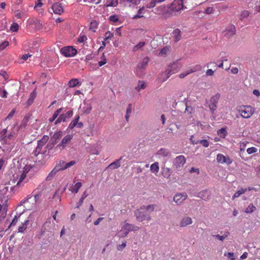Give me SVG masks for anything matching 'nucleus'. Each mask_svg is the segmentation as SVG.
<instances>
[{"mask_svg":"<svg viewBox=\"0 0 260 260\" xmlns=\"http://www.w3.org/2000/svg\"><path fill=\"white\" fill-rule=\"evenodd\" d=\"M19 128H17L15 125H14L10 129L9 127L4 129L1 133V139L4 141L7 140H14L17 135Z\"/></svg>","mask_w":260,"mask_h":260,"instance_id":"2","label":"nucleus"},{"mask_svg":"<svg viewBox=\"0 0 260 260\" xmlns=\"http://www.w3.org/2000/svg\"><path fill=\"white\" fill-rule=\"evenodd\" d=\"M157 154L163 157H167L169 155L170 151L166 148H162L158 151Z\"/></svg>","mask_w":260,"mask_h":260,"instance_id":"28","label":"nucleus"},{"mask_svg":"<svg viewBox=\"0 0 260 260\" xmlns=\"http://www.w3.org/2000/svg\"><path fill=\"white\" fill-rule=\"evenodd\" d=\"M87 40V37L85 35L82 34H80V35L79 36L78 38V41L80 43H84Z\"/></svg>","mask_w":260,"mask_h":260,"instance_id":"57","label":"nucleus"},{"mask_svg":"<svg viewBox=\"0 0 260 260\" xmlns=\"http://www.w3.org/2000/svg\"><path fill=\"white\" fill-rule=\"evenodd\" d=\"M170 51L169 47H165L163 48L159 52V55H166Z\"/></svg>","mask_w":260,"mask_h":260,"instance_id":"52","label":"nucleus"},{"mask_svg":"<svg viewBox=\"0 0 260 260\" xmlns=\"http://www.w3.org/2000/svg\"><path fill=\"white\" fill-rule=\"evenodd\" d=\"M37 92L36 90H34L30 94L29 98L27 100V104L30 105L32 104L34 100L36 98Z\"/></svg>","mask_w":260,"mask_h":260,"instance_id":"34","label":"nucleus"},{"mask_svg":"<svg viewBox=\"0 0 260 260\" xmlns=\"http://www.w3.org/2000/svg\"><path fill=\"white\" fill-rule=\"evenodd\" d=\"M159 170V164L158 162H155L154 163L152 164L150 166V171L152 173L156 174L158 172Z\"/></svg>","mask_w":260,"mask_h":260,"instance_id":"31","label":"nucleus"},{"mask_svg":"<svg viewBox=\"0 0 260 260\" xmlns=\"http://www.w3.org/2000/svg\"><path fill=\"white\" fill-rule=\"evenodd\" d=\"M182 67V65L178 62H175L171 64L168 69V70L170 72L171 74H175L179 72Z\"/></svg>","mask_w":260,"mask_h":260,"instance_id":"13","label":"nucleus"},{"mask_svg":"<svg viewBox=\"0 0 260 260\" xmlns=\"http://www.w3.org/2000/svg\"><path fill=\"white\" fill-rule=\"evenodd\" d=\"M156 205H149L148 206H142V209L143 210H145L148 214H150L151 213L154 211L155 207Z\"/></svg>","mask_w":260,"mask_h":260,"instance_id":"23","label":"nucleus"},{"mask_svg":"<svg viewBox=\"0 0 260 260\" xmlns=\"http://www.w3.org/2000/svg\"><path fill=\"white\" fill-rule=\"evenodd\" d=\"M186 158L183 155L177 156L174 160L173 167L177 171L181 170L186 163Z\"/></svg>","mask_w":260,"mask_h":260,"instance_id":"8","label":"nucleus"},{"mask_svg":"<svg viewBox=\"0 0 260 260\" xmlns=\"http://www.w3.org/2000/svg\"><path fill=\"white\" fill-rule=\"evenodd\" d=\"M187 198L186 192L177 193L174 197V201L178 205H181Z\"/></svg>","mask_w":260,"mask_h":260,"instance_id":"11","label":"nucleus"},{"mask_svg":"<svg viewBox=\"0 0 260 260\" xmlns=\"http://www.w3.org/2000/svg\"><path fill=\"white\" fill-rule=\"evenodd\" d=\"M120 166V159L116 160L115 161L111 163L108 166V168L115 169L119 168Z\"/></svg>","mask_w":260,"mask_h":260,"instance_id":"41","label":"nucleus"},{"mask_svg":"<svg viewBox=\"0 0 260 260\" xmlns=\"http://www.w3.org/2000/svg\"><path fill=\"white\" fill-rule=\"evenodd\" d=\"M107 63V59L105 56L103 55L102 57V60L99 62V65L100 67H102Z\"/></svg>","mask_w":260,"mask_h":260,"instance_id":"64","label":"nucleus"},{"mask_svg":"<svg viewBox=\"0 0 260 260\" xmlns=\"http://www.w3.org/2000/svg\"><path fill=\"white\" fill-rule=\"evenodd\" d=\"M146 86L145 82L143 81H139L138 85L136 87V89L139 91L141 89H144L146 88Z\"/></svg>","mask_w":260,"mask_h":260,"instance_id":"40","label":"nucleus"},{"mask_svg":"<svg viewBox=\"0 0 260 260\" xmlns=\"http://www.w3.org/2000/svg\"><path fill=\"white\" fill-rule=\"evenodd\" d=\"M202 69L201 66L197 64L194 66L191 67L188 69L189 72L190 73L196 72L198 71H200Z\"/></svg>","mask_w":260,"mask_h":260,"instance_id":"39","label":"nucleus"},{"mask_svg":"<svg viewBox=\"0 0 260 260\" xmlns=\"http://www.w3.org/2000/svg\"><path fill=\"white\" fill-rule=\"evenodd\" d=\"M52 9L55 14L61 15L63 12V8L62 4L56 3L52 6Z\"/></svg>","mask_w":260,"mask_h":260,"instance_id":"17","label":"nucleus"},{"mask_svg":"<svg viewBox=\"0 0 260 260\" xmlns=\"http://www.w3.org/2000/svg\"><path fill=\"white\" fill-rule=\"evenodd\" d=\"M92 109L91 105L86 102L83 103L82 111L83 113L89 114Z\"/></svg>","mask_w":260,"mask_h":260,"instance_id":"22","label":"nucleus"},{"mask_svg":"<svg viewBox=\"0 0 260 260\" xmlns=\"http://www.w3.org/2000/svg\"><path fill=\"white\" fill-rule=\"evenodd\" d=\"M90 153L91 154L99 155L100 154V151L95 147H92L90 150Z\"/></svg>","mask_w":260,"mask_h":260,"instance_id":"58","label":"nucleus"},{"mask_svg":"<svg viewBox=\"0 0 260 260\" xmlns=\"http://www.w3.org/2000/svg\"><path fill=\"white\" fill-rule=\"evenodd\" d=\"M165 7L160 6L156 8L153 12L156 14L160 15L163 13V12L165 11Z\"/></svg>","mask_w":260,"mask_h":260,"instance_id":"44","label":"nucleus"},{"mask_svg":"<svg viewBox=\"0 0 260 260\" xmlns=\"http://www.w3.org/2000/svg\"><path fill=\"white\" fill-rule=\"evenodd\" d=\"M162 176L166 178H169L172 175V171L169 168H164L162 170Z\"/></svg>","mask_w":260,"mask_h":260,"instance_id":"25","label":"nucleus"},{"mask_svg":"<svg viewBox=\"0 0 260 260\" xmlns=\"http://www.w3.org/2000/svg\"><path fill=\"white\" fill-rule=\"evenodd\" d=\"M139 229V227L138 226L134 225L132 224L126 223L123 227L121 231L120 232L119 237L120 238L125 237L129 232L130 231H136Z\"/></svg>","mask_w":260,"mask_h":260,"instance_id":"5","label":"nucleus"},{"mask_svg":"<svg viewBox=\"0 0 260 260\" xmlns=\"http://www.w3.org/2000/svg\"><path fill=\"white\" fill-rule=\"evenodd\" d=\"M257 151V148H255V147H250V148H248L247 149V152L250 154H252V153H255Z\"/></svg>","mask_w":260,"mask_h":260,"instance_id":"62","label":"nucleus"},{"mask_svg":"<svg viewBox=\"0 0 260 260\" xmlns=\"http://www.w3.org/2000/svg\"><path fill=\"white\" fill-rule=\"evenodd\" d=\"M198 197L204 200L207 201L209 199V193L206 190H202L198 193Z\"/></svg>","mask_w":260,"mask_h":260,"instance_id":"21","label":"nucleus"},{"mask_svg":"<svg viewBox=\"0 0 260 260\" xmlns=\"http://www.w3.org/2000/svg\"><path fill=\"white\" fill-rule=\"evenodd\" d=\"M98 27V23L96 21H92L90 23V29L93 31H95V29H96Z\"/></svg>","mask_w":260,"mask_h":260,"instance_id":"55","label":"nucleus"},{"mask_svg":"<svg viewBox=\"0 0 260 260\" xmlns=\"http://www.w3.org/2000/svg\"><path fill=\"white\" fill-rule=\"evenodd\" d=\"M68 85L70 87H75L78 85H80L81 84L79 83L78 79H72L69 81Z\"/></svg>","mask_w":260,"mask_h":260,"instance_id":"36","label":"nucleus"},{"mask_svg":"<svg viewBox=\"0 0 260 260\" xmlns=\"http://www.w3.org/2000/svg\"><path fill=\"white\" fill-rule=\"evenodd\" d=\"M57 169H58L57 167H55L53 169V170H52L51 172L49 174L48 176L47 177V180H51L53 178L54 175L56 174V173L58 172Z\"/></svg>","mask_w":260,"mask_h":260,"instance_id":"42","label":"nucleus"},{"mask_svg":"<svg viewBox=\"0 0 260 260\" xmlns=\"http://www.w3.org/2000/svg\"><path fill=\"white\" fill-rule=\"evenodd\" d=\"M236 32V29L235 25L233 24H230L225 28L223 31V34L225 37L229 38L235 35Z\"/></svg>","mask_w":260,"mask_h":260,"instance_id":"12","label":"nucleus"},{"mask_svg":"<svg viewBox=\"0 0 260 260\" xmlns=\"http://www.w3.org/2000/svg\"><path fill=\"white\" fill-rule=\"evenodd\" d=\"M217 161L219 163H226L228 165H230L232 162V160L229 156H225L222 154L219 153L217 155Z\"/></svg>","mask_w":260,"mask_h":260,"instance_id":"16","label":"nucleus"},{"mask_svg":"<svg viewBox=\"0 0 260 260\" xmlns=\"http://www.w3.org/2000/svg\"><path fill=\"white\" fill-rule=\"evenodd\" d=\"M62 132L61 131H58V132H56L55 133H54V134L53 135L52 138H51V140L52 139H53L54 141H53V142H56V143H57V141L59 139H60L62 136Z\"/></svg>","mask_w":260,"mask_h":260,"instance_id":"37","label":"nucleus"},{"mask_svg":"<svg viewBox=\"0 0 260 260\" xmlns=\"http://www.w3.org/2000/svg\"><path fill=\"white\" fill-rule=\"evenodd\" d=\"M18 27L19 26L17 23H13L10 27V30L13 32H16L18 29Z\"/></svg>","mask_w":260,"mask_h":260,"instance_id":"60","label":"nucleus"},{"mask_svg":"<svg viewBox=\"0 0 260 260\" xmlns=\"http://www.w3.org/2000/svg\"><path fill=\"white\" fill-rule=\"evenodd\" d=\"M135 215L136 217L137 220L139 222H142L145 220H147L148 221L151 220L150 215L148 214L145 210H143L141 207L140 209L135 211Z\"/></svg>","mask_w":260,"mask_h":260,"instance_id":"7","label":"nucleus"},{"mask_svg":"<svg viewBox=\"0 0 260 260\" xmlns=\"http://www.w3.org/2000/svg\"><path fill=\"white\" fill-rule=\"evenodd\" d=\"M29 116H25L23 118V119H22L20 124L19 125V126L17 127V128H19V129H24L26 127V126L27 125L28 121H29Z\"/></svg>","mask_w":260,"mask_h":260,"instance_id":"20","label":"nucleus"},{"mask_svg":"<svg viewBox=\"0 0 260 260\" xmlns=\"http://www.w3.org/2000/svg\"><path fill=\"white\" fill-rule=\"evenodd\" d=\"M41 148L37 146L36 149L33 152V154L35 156H38L41 153Z\"/></svg>","mask_w":260,"mask_h":260,"instance_id":"63","label":"nucleus"},{"mask_svg":"<svg viewBox=\"0 0 260 260\" xmlns=\"http://www.w3.org/2000/svg\"><path fill=\"white\" fill-rule=\"evenodd\" d=\"M256 207L252 204H250L245 209V212L246 213H251L254 211Z\"/></svg>","mask_w":260,"mask_h":260,"instance_id":"47","label":"nucleus"},{"mask_svg":"<svg viewBox=\"0 0 260 260\" xmlns=\"http://www.w3.org/2000/svg\"><path fill=\"white\" fill-rule=\"evenodd\" d=\"M67 120L64 114H62L60 115L59 117L56 119V120L55 121V124H57L59 123H60L61 122L63 121L64 122Z\"/></svg>","mask_w":260,"mask_h":260,"instance_id":"53","label":"nucleus"},{"mask_svg":"<svg viewBox=\"0 0 260 260\" xmlns=\"http://www.w3.org/2000/svg\"><path fill=\"white\" fill-rule=\"evenodd\" d=\"M157 3H159L157 1L151 0L150 2L147 3L146 7L148 9H151L154 8Z\"/></svg>","mask_w":260,"mask_h":260,"instance_id":"46","label":"nucleus"},{"mask_svg":"<svg viewBox=\"0 0 260 260\" xmlns=\"http://www.w3.org/2000/svg\"><path fill=\"white\" fill-rule=\"evenodd\" d=\"M149 60V59L148 57H147L144 58L142 62L138 65V67L140 69L145 68L146 67Z\"/></svg>","mask_w":260,"mask_h":260,"instance_id":"45","label":"nucleus"},{"mask_svg":"<svg viewBox=\"0 0 260 260\" xmlns=\"http://www.w3.org/2000/svg\"><path fill=\"white\" fill-rule=\"evenodd\" d=\"M31 169V166L25 165L22 170L19 171L16 176L13 175V182H16V184L14 186L11 187V190H15V192H17L20 187H23L28 181L26 175Z\"/></svg>","mask_w":260,"mask_h":260,"instance_id":"1","label":"nucleus"},{"mask_svg":"<svg viewBox=\"0 0 260 260\" xmlns=\"http://www.w3.org/2000/svg\"><path fill=\"white\" fill-rule=\"evenodd\" d=\"M60 52L66 57H72L77 54V50L72 46H67L62 47Z\"/></svg>","mask_w":260,"mask_h":260,"instance_id":"4","label":"nucleus"},{"mask_svg":"<svg viewBox=\"0 0 260 260\" xmlns=\"http://www.w3.org/2000/svg\"><path fill=\"white\" fill-rule=\"evenodd\" d=\"M247 191V188H241L238 191H236L232 197V199L234 200L235 198L239 197L240 195L244 193Z\"/></svg>","mask_w":260,"mask_h":260,"instance_id":"35","label":"nucleus"},{"mask_svg":"<svg viewBox=\"0 0 260 260\" xmlns=\"http://www.w3.org/2000/svg\"><path fill=\"white\" fill-rule=\"evenodd\" d=\"M193 144H201L205 147H208L209 145V142L207 140H198L196 143L192 142Z\"/></svg>","mask_w":260,"mask_h":260,"instance_id":"50","label":"nucleus"},{"mask_svg":"<svg viewBox=\"0 0 260 260\" xmlns=\"http://www.w3.org/2000/svg\"><path fill=\"white\" fill-rule=\"evenodd\" d=\"M28 222H29L28 220H25L23 222L22 221H21L22 225L18 228V232L24 233V232L25 231V230L26 229V228L27 227V224L28 223Z\"/></svg>","mask_w":260,"mask_h":260,"instance_id":"30","label":"nucleus"},{"mask_svg":"<svg viewBox=\"0 0 260 260\" xmlns=\"http://www.w3.org/2000/svg\"><path fill=\"white\" fill-rule=\"evenodd\" d=\"M145 10L144 7H142L139 9L138 11V14L133 17V19H137L143 17V14L145 13Z\"/></svg>","mask_w":260,"mask_h":260,"instance_id":"29","label":"nucleus"},{"mask_svg":"<svg viewBox=\"0 0 260 260\" xmlns=\"http://www.w3.org/2000/svg\"><path fill=\"white\" fill-rule=\"evenodd\" d=\"M43 4L42 3V1L41 0H38L36 2V4H35V9H36L38 11H41V12H42V9H40V8H41L43 6Z\"/></svg>","mask_w":260,"mask_h":260,"instance_id":"51","label":"nucleus"},{"mask_svg":"<svg viewBox=\"0 0 260 260\" xmlns=\"http://www.w3.org/2000/svg\"><path fill=\"white\" fill-rule=\"evenodd\" d=\"M132 104H130L128 105L127 109H126V113L125 115V119L127 121H128L130 114L132 112Z\"/></svg>","mask_w":260,"mask_h":260,"instance_id":"49","label":"nucleus"},{"mask_svg":"<svg viewBox=\"0 0 260 260\" xmlns=\"http://www.w3.org/2000/svg\"><path fill=\"white\" fill-rule=\"evenodd\" d=\"M118 0H110V3L109 4H107L106 7H116L118 5Z\"/></svg>","mask_w":260,"mask_h":260,"instance_id":"59","label":"nucleus"},{"mask_svg":"<svg viewBox=\"0 0 260 260\" xmlns=\"http://www.w3.org/2000/svg\"><path fill=\"white\" fill-rule=\"evenodd\" d=\"M21 215V214H19V216H17V215H15L13 219L12 220L11 223H10V225L9 226V228H10V226L16 225V223L17 222L18 219L20 218V216Z\"/></svg>","mask_w":260,"mask_h":260,"instance_id":"56","label":"nucleus"},{"mask_svg":"<svg viewBox=\"0 0 260 260\" xmlns=\"http://www.w3.org/2000/svg\"><path fill=\"white\" fill-rule=\"evenodd\" d=\"M82 186V183L81 182H77L74 185L72 186L70 189L73 193H77L79 189Z\"/></svg>","mask_w":260,"mask_h":260,"instance_id":"33","label":"nucleus"},{"mask_svg":"<svg viewBox=\"0 0 260 260\" xmlns=\"http://www.w3.org/2000/svg\"><path fill=\"white\" fill-rule=\"evenodd\" d=\"M217 135L221 138H224L227 135V132L224 128H221L217 131Z\"/></svg>","mask_w":260,"mask_h":260,"instance_id":"43","label":"nucleus"},{"mask_svg":"<svg viewBox=\"0 0 260 260\" xmlns=\"http://www.w3.org/2000/svg\"><path fill=\"white\" fill-rule=\"evenodd\" d=\"M230 233L229 232H226L224 233V235L222 236H220L219 235H213L214 237H215L216 238L219 239L220 241H223L225 238L228 237V236L229 235Z\"/></svg>","mask_w":260,"mask_h":260,"instance_id":"48","label":"nucleus"},{"mask_svg":"<svg viewBox=\"0 0 260 260\" xmlns=\"http://www.w3.org/2000/svg\"><path fill=\"white\" fill-rule=\"evenodd\" d=\"M228 7L225 6L224 5H212L211 6L207 7L205 9L204 13L208 15L216 14L219 13L220 9H223V8L226 9Z\"/></svg>","mask_w":260,"mask_h":260,"instance_id":"6","label":"nucleus"},{"mask_svg":"<svg viewBox=\"0 0 260 260\" xmlns=\"http://www.w3.org/2000/svg\"><path fill=\"white\" fill-rule=\"evenodd\" d=\"M49 137L48 136L45 135L43 136L42 139L38 141V147H39L41 149L42 147L47 143V142L49 140Z\"/></svg>","mask_w":260,"mask_h":260,"instance_id":"26","label":"nucleus"},{"mask_svg":"<svg viewBox=\"0 0 260 260\" xmlns=\"http://www.w3.org/2000/svg\"><path fill=\"white\" fill-rule=\"evenodd\" d=\"M145 44V43L144 42H141L138 44L136 45L134 47V51H137L139 49L142 48Z\"/></svg>","mask_w":260,"mask_h":260,"instance_id":"61","label":"nucleus"},{"mask_svg":"<svg viewBox=\"0 0 260 260\" xmlns=\"http://www.w3.org/2000/svg\"><path fill=\"white\" fill-rule=\"evenodd\" d=\"M192 221L190 217L188 216L184 217L181 220L180 223V227H185L192 223Z\"/></svg>","mask_w":260,"mask_h":260,"instance_id":"19","label":"nucleus"},{"mask_svg":"<svg viewBox=\"0 0 260 260\" xmlns=\"http://www.w3.org/2000/svg\"><path fill=\"white\" fill-rule=\"evenodd\" d=\"M170 72L168 70L162 72L158 77L159 81L161 82L166 81L171 75Z\"/></svg>","mask_w":260,"mask_h":260,"instance_id":"18","label":"nucleus"},{"mask_svg":"<svg viewBox=\"0 0 260 260\" xmlns=\"http://www.w3.org/2000/svg\"><path fill=\"white\" fill-rule=\"evenodd\" d=\"M80 119L79 115H76L75 118L71 122L69 125V128L70 129H73L77 125V122H78Z\"/></svg>","mask_w":260,"mask_h":260,"instance_id":"32","label":"nucleus"},{"mask_svg":"<svg viewBox=\"0 0 260 260\" xmlns=\"http://www.w3.org/2000/svg\"><path fill=\"white\" fill-rule=\"evenodd\" d=\"M73 138V136L72 135H68L66 136L62 139L61 143L57 146V147L60 150L63 149L66 147L67 144H68L71 141Z\"/></svg>","mask_w":260,"mask_h":260,"instance_id":"14","label":"nucleus"},{"mask_svg":"<svg viewBox=\"0 0 260 260\" xmlns=\"http://www.w3.org/2000/svg\"><path fill=\"white\" fill-rule=\"evenodd\" d=\"M172 34L176 42H178L181 39V31L179 29L174 30Z\"/></svg>","mask_w":260,"mask_h":260,"instance_id":"24","label":"nucleus"},{"mask_svg":"<svg viewBox=\"0 0 260 260\" xmlns=\"http://www.w3.org/2000/svg\"><path fill=\"white\" fill-rule=\"evenodd\" d=\"M220 98V94L219 93H216L211 98L210 103L209 107L210 111L212 113L216 110L217 105Z\"/></svg>","mask_w":260,"mask_h":260,"instance_id":"10","label":"nucleus"},{"mask_svg":"<svg viewBox=\"0 0 260 260\" xmlns=\"http://www.w3.org/2000/svg\"><path fill=\"white\" fill-rule=\"evenodd\" d=\"M239 112L242 117L248 118L253 114L254 111L251 106H243L239 108Z\"/></svg>","mask_w":260,"mask_h":260,"instance_id":"9","label":"nucleus"},{"mask_svg":"<svg viewBox=\"0 0 260 260\" xmlns=\"http://www.w3.org/2000/svg\"><path fill=\"white\" fill-rule=\"evenodd\" d=\"M183 8V4L181 0H174L171 6V10L178 12Z\"/></svg>","mask_w":260,"mask_h":260,"instance_id":"15","label":"nucleus"},{"mask_svg":"<svg viewBox=\"0 0 260 260\" xmlns=\"http://www.w3.org/2000/svg\"><path fill=\"white\" fill-rule=\"evenodd\" d=\"M250 14L248 10H244L242 11L239 15V20L242 21L244 19L247 18Z\"/></svg>","mask_w":260,"mask_h":260,"instance_id":"27","label":"nucleus"},{"mask_svg":"<svg viewBox=\"0 0 260 260\" xmlns=\"http://www.w3.org/2000/svg\"><path fill=\"white\" fill-rule=\"evenodd\" d=\"M62 108H61L55 111L54 112L52 117L49 118V121L51 122L54 121L55 120V119L58 117V115L62 111Z\"/></svg>","mask_w":260,"mask_h":260,"instance_id":"38","label":"nucleus"},{"mask_svg":"<svg viewBox=\"0 0 260 260\" xmlns=\"http://www.w3.org/2000/svg\"><path fill=\"white\" fill-rule=\"evenodd\" d=\"M40 197L41 194L40 193L35 194L34 195V198H33V195L30 194L27 196L26 199L21 201V204L23 205L26 210H30L35 206Z\"/></svg>","mask_w":260,"mask_h":260,"instance_id":"3","label":"nucleus"},{"mask_svg":"<svg viewBox=\"0 0 260 260\" xmlns=\"http://www.w3.org/2000/svg\"><path fill=\"white\" fill-rule=\"evenodd\" d=\"M66 162L64 161H60L58 165L56 166L55 167H57L58 169L57 170L60 171V170H64L66 169V168H64V167L66 166Z\"/></svg>","mask_w":260,"mask_h":260,"instance_id":"54","label":"nucleus"}]
</instances>
